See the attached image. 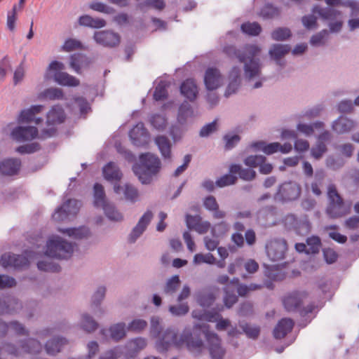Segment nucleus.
<instances>
[{"label":"nucleus","instance_id":"nucleus-32","mask_svg":"<svg viewBox=\"0 0 359 359\" xmlns=\"http://www.w3.org/2000/svg\"><path fill=\"white\" fill-rule=\"evenodd\" d=\"M287 220L294 223L293 227L296 232L299 235L307 234L311 230V224L306 219L303 220H297L294 215H291L287 217Z\"/></svg>","mask_w":359,"mask_h":359},{"label":"nucleus","instance_id":"nucleus-59","mask_svg":"<svg viewBox=\"0 0 359 359\" xmlns=\"http://www.w3.org/2000/svg\"><path fill=\"white\" fill-rule=\"evenodd\" d=\"M327 151V148L325 144L316 142V145L311 149V154L315 159L318 160L322 158Z\"/></svg>","mask_w":359,"mask_h":359},{"label":"nucleus","instance_id":"nucleus-13","mask_svg":"<svg viewBox=\"0 0 359 359\" xmlns=\"http://www.w3.org/2000/svg\"><path fill=\"white\" fill-rule=\"evenodd\" d=\"M308 297L306 291H292L288 293L283 299V303L287 311H299L303 301Z\"/></svg>","mask_w":359,"mask_h":359},{"label":"nucleus","instance_id":"nucleus-45","mask_svg":"<svg viewBox=\"0 0 359 359\" xmlns=\"http://www.w3.org/2000/svg\"><path fill=\"white\" fill-rule=\"evenodd\" d=\"M41 96L50 100H58L64 99L63 90L58 88H49L46 89Z\"/></svg>","mask_w":359,"mask_h":359},{"label":"nucleus","instance_id":"nucleus-47","mask_svg":"<svg viewBox=\"0 0 359 359\" xmlns=\"http://www.w3.org/2000/svg\"><path fill=\"white\" fill-rule=\"evenodd\" d=\"M241 30L250 36H257L262 31V27L257 22H246L241 25Z\"/></svg>","mask_w":359,"mask_h":359},{"label":"nucleus","instance_id":"nucleus-3","mask_svg":"<svg viewBox=\"0 0 359 359\" xmlns=\"http://www.w3.org/2000/svg\"><path fill=\"white\" fill-rule=\"evenodd\" d=\"M161 169V160L156 155L151 153L140 154L139 161L133 166L134 174L143 184H151Z\"/></svg>","mask_w":359,"mask_h":359},{"label":"nucleus","instance_id":"nucleus-4","mask_svg":"<svg viewBox=\"0 0 359 359\" xmlns=\"http://www.w3.org/2000/svg\"><path fill=\"white\" fill-rule=\"evenodd\" d=\"M327 194L328 204L326 208V213L330 217L339 218L349 212L350 207L345 205L334 184H331L328 186Z\"/></svg>","mask_w":359,"mask_h":359},{"label":"nucleus","instance_id":"nucleus-61","mask_svg":"<svg viewBox=\"0 0 359 359\" xmlns=\"http://www.w3.org/2000/svg\"><path fill=\"white\" fill-rule=\"evenodd\" d=\"M189 311L187 303H182L179 305L170 306L169 311L174 316H180L186 315Z\"/></svg>","mask_w":359,"mask_h":359},{"label":"nucleus","instance_id":"nucleus-48","mask_svg":"<svg viewBox=\"0 0 359 359\" xmlns=\"http://www.w3.org/2000/svg\"><path fill=\"white\" fill-rule=\"evenodd\" d=\"M271 35L274 41H285L291 36V32L287 27H278L274 29Z\"/></svg>","mask_w":359,"mask_h":359},{"label":"nucleus","instance_id":"nucleus-18","mask_svg":"<svg viewBox=\"0 0 359 359\" xmlns=\"http://www.w3.org/2000/svg\"><path fill=\"white\" fill-rule=\"evenodd\" d=\"M152 217L153 213L151 211L147 210L144 212L129 235L128 240L130 243H135L137 238L143 233L150 223Z\"/></svg>","mask_w":359,"mask_h":359},{"label":"nucleus","instance_id":"nucleus-49","mask_svg":"<svg viewBox=\"0 0 359 359\" xmlns=\"http://www.w3.org/2000/svg\"><path fill=\"white\" fill-rule=\"evenodd\" d=\"M321 245L320 239L318 236H311L306 239L308 248L307 255L316 254L319 252Z\"/></svg>","mask_w":359,"mask_h":359},{"label":"nucleus","instance_id":"nucleus-39","mask_svg":"<svg viewBox=\"0 0 359 359\" xmlns=\"http://www.w3.org/2000/svg\"><path fill=\"white\" fill-rule=\"evenodd\" d=\"M22 348L26 353L37 354L41 351L42 345L38 340L30 338L22 343Z\"/></svg>","mask_w":359,"mask_h":359},{"label":"nucleus","instance_id":"nucleus-9","mask_svg":"<svg viewBox=\"0 0 359 359\" xmlns=\"http://www.w3.org/2000/svg\"><path fill=\"white\" fill-rule=\"evenodd\" d=\"M81 206V202L76 199H68L60 207L57 208L53 214V219L56 222L65 221L70 216L77 214Z\"/></svg>","mask_w":359,"mask_h":359},{"label":"nucleus","instance_id":"nucleus-38","mask_svg":"<svg viewBox=\"0 0 359 359\" xmlns=\"http://www.w3.org/2000/svg\"><path fill=\"white\" fill-rule=\"evenodd\" d=\"M110 337L114 341H118L126 337V324L118 323L109 327Z\"/></svg>","mask_w":359,"mask_h":359},{"label":"nucleus","instance_id":"nucleus-56","mask_svg":"<svg viewBox=\"0 0 359 359\" xmlns=\"http://www.w3.org/2000/svg\"><path fill=\"white\" fill-rule=\"evenodd\" d=\"M82 48L83 45L80 41L75 39H68L65 41L62 49L66 52H71L74 50L82 49Z\"/></svg>","mask_w":359,"mask_h":359},{"label":"nucleus","instance_id":"nucleus-16","mask_svg":"<svg viewBox=\"0 0 359 359\" xmlns=\"http://www.w3.org/2000/svg\"><path fill=\"white\" fill-rule=\"evenodd\" d=\"M11 135L18 142L29 141L38 135V129L34 126H18L12 130Z\"/></svg>","mask_w":359,"mask_h":359},{"label":"nucleus","instance_id":"nucleus-29","mask_svg":"<svg viewBox=\"0 0 359 359\" xmlns=\"http://www.w3.org/2000/svg\"><path fill=\"white\" fill-rule=\"evenodd\" d=\"M90 61L85 55L76 53L70 57V67L79 74H81V68L88 67Z\"/></svg>","mask_w":359,"mask_h":359},{"label":"nucleus","instance_id":"nucleus-44","mask_svg":"<svg viewBox=\"0 0 359 359\" xmlns=\"http://www.w3.org/2000/svg\"><path fill=\"white\" fill-rule=\"evenodd\" d=\"M181 281L177 275H175L169 278L164 287V292L167 294H173L179 289Z\"/></svg>","mask_w":359,"mask_h":359},{"label":"nucleus","instance_id":"nucleus-10","mask_svg":"<svg viewBox=\"0 0 359 359\" xmlns=\"http://www.w3.org/2000/svg\"><path fill=\"white\" fill-rule=\"evenodd\" d=\"M286 250L287 243L284 239H271L266 244L267 256L273 262L284 259Z\"/></svg>","mask_w":359,"mask_h":359},{"label":"nucleus","instance_id":"nucleus-51","mask_svg":"<svg viewBox=\"0 0 359 359\" xmlns=\"http://www.w3.org/2000/svg\"><path fill=\"white\" fill-rule=\"evenodd\" d=\"M329 32L327 29H323L320 32L314 34L310 39V43L313 46H323L325 43L326 38Z\"/></svg>","mask_w":359,"mask_h":359},{"label":"nucleus","instance_id":"nucleus-8","mask_svg":"<svg viewBox=\"0 0 359 359\" xmlns=\"http://www.w3.org/2000/svg\"><path fill=\"white\" fill-rule=\"evenodd\" d=\"M302 189L295 182H285L279 185L274 198L282 202H289L297 200L301 194Z\"/></svg>","mask_w":359,"mask_h":359},{"label":"nucleus","instance_id":"nucleus-14","mask_svg":"<svg viewBox=\"0 0 359 359\" xmlns=\"http://www.w3.org/2000/svg\"><path fill=\"white\" fill-rule=\"evenodd\" d=\"M205 335L212 359H222L225 350L222 347L221 340L217 334L214 332H207Z\"/></svg>","mask_w":359,"mask_h":359},{"label":"nucleus","instance_id":"nucleus-19","mask_svg":"<svg viewBox=\"0 0 359 359\" xmlns=\"http://www.w3.org/2000/svg\"><path fill=\"white\" fill-rule=\"evenodd\" d=\"M222 82V78L219 69L215 67L208 68L205 73L204 83L208 90L212 91L218 88Z\"/></svg>","mask_w":359,"mask_h":359},{"label":"nucleus","instance_id":"nucleus-2","mask_svg":"<svg viewBox=\"0 0 359 359\" xmlns=\"http://www.w3.org/2000/svg\"><path fill=\"white\" fill-rule=\"evenodd\" d=\"M224 52L230 57H235L244 64V76L250 80L259 77L262 72V65L259 56L261 48L255 44H246L240 49L233 46H227L224 48Z\"/></svg>","mask_w":359,"mask_h":359},{"label":"nucleus","instance_id":"nucleus-12","mask_svg":"<svg viewBox=\"0 0 359 359\" xmlns=\"http://www.w3.org/2000/svg\"><path fill=\"white\" fill-rule=\"evenodd\" d=\"M28 257L11 253H5L1 255L0 259V264L4 267L13 266L15 269H25L28 268L29 260Z\"/></svg>","mask_w":359,"mask_h":359},{"label":"nucleus","instance_id":"nucleus-35","mask_svg":"<svg viewBox=\"0 0 359 359\" xmlns=\"http://www.w3.org/2000/svg\"><path fill=\"white\" fill-rule=\"evenodd\" d=\"M106 217L111 221L121 222L123 219V216L112 203H109L102 208Z\"/></svg>","mask_w":359,"mask_h":359},{"label":"nucleus","instance_id":"nucleus-54","mask_svg":"<svg viewBox=\"0 0 359 359\" xmlns=\"http://www.w3.org/2000/svg\"><path fill=\"white\" fill-rule=\"evenodd\" d=\"M215 296L212 292H204L200 294L198 297V304L203 307L211 306L215 302Z\"/></svg>","mask_w":359,"mask_h":359},{"label":"nucleus","instance_id":"nucleus-21","mask_svg":"<svg viewBox=\"0 0 359 359\" xmlns=\"http://www.w3.org/2000/svg\"><path fill=\"white\" fill-rule=\"evenodd\" d=\"M65 113L60 105L53 106L47 114L46 123L48 126H54L64 122Z\"/></svg>","mask_w":359,"mask_h":359},{"label":"nucleus","instance_id":"nucleus-33","mask_svg":"<svg viewBox=\"0 0 359 359\" xmlns=\"http://www.w3.org/2000/svg\"><path fill=\"white\" fill-rule=\"evenodd\" d=\"M79 24L83 27L99 29L104 27L106 25V22L101 18H93L88 15H83L79 17Z\"/></svg>","mask_w":359,"mask_h":359},{"label":"nucleus","instance_id":"nucleus-62","mask_svg":"<svg viewBox=\"0 0 359 359\" xmlns=\"http://www.w3.org/2000/svg\"><path fill=\"white\" fill-rule=\"evenodd\" d=\"M149 121L151 126L157 130H162L165 127L166 120L160 114H154L150 117Z\"/></svg>","mask_w":359,"mask_h":359},{"label":"nucleus","instance_id":"nucleus-50","mask_svg":"<svg viewBox=\"0 0 359 359\" xmlns=\"http://www.w3.org/2000/svg\"><path fill=\"white\" fill-rule=\"evenodd\" d=\"M224 291L225 292L224 303L225 306L229 309L238 302V296L235 294L233 290H230L229 285H226L224 288Z\"/></svg>","mask_w":359,"mask_h":359},{"label":"nucleus","instance_id":"nucleus-20","mask_svg":"<svg viewBox=\"0 0 359 359\" xmlns=\"http://www.w3.org/2000/svg\"><path fill=\"white\" fill-rule=\"evenodd\" d=\"M1 175L12 176L18 173L21 166L19 158H7L0 161Z\"/></svg>","mask_w":359,"mask_h":359},{"label":"nucleus","instance_id":"nucleus-17","mask_svg":"<svg viewBox=\"0 0 359 359\" xmlns=\"http://www.w3.org/2000/svg\"><path fill=\"white\" fill-rule=\"evenodd\" d=\"M22 308V303L13 296L8 295L0 298V314H13Z\"/></svg>","mask_w":359,"mask_h":359},{"label":"nucleus","instance_id":"nucleus-30","mask_svg":"<svg viewBox=\"0 0 359 359\" xmlns=\"http://www.w3.org/2000/svg\"><path fill=\"white\" fill-rule=\"evenodd\" d=\"M155 143L165 159L171 158V143L170 140L164 135H158L155 138Z\"/></svg>","mask_w":359,"mask_h":359},{"label":"nucleus","instance_id":"nucleus-27","mask_svg":"<svg viewBox=\"0 0 359 359\" xmlns=\"http://www.w3.org/2000/svg\"><path fill=\"white\" fill-rule=\"evenodd\" d=\"M109 203L110 202L107 198L104 187L101 184L95 183L93 186V205L102 208Z\"/></svg>","mask_w":359,"mask_h":359},{"label":"nucleus","instance_id":"nucleus-22","mask_svg":"<svg viewBox=\"0 0 359 359\" xmlns=\"http://www.w3.org/2000/svg\"><path fill=\"white\" fill-rule=\"evenodd\" d=\"M354 127V121L343 116H339L334 121L332 126V130L339 134L348 133Z\"/></svg>","mask_w":359,"mask_h":359},{"label":"nucleus","instance_id":"nucleus-40","mask_svg":"<svg viewBox=\"0 0 359 359\" xmlns=\"http://www.w3.org/2000/svg\"><path fill=\"white\" fill-rule=\"evenodd\" d=\"M280 14V9L272 4H266L260 10L259 15L264 19H271L278 17Z\"/></svg>","mask_w":359,"mask_h":359},{"label":"nucleus","instance_id":"nucleus-41","mask_svg":"<svg viewBox=\"0 0 359 359\" xmlns=\"http://www.w3.org/2000/svg\"><path fill=\"white\" fill-rule=\"evenodd\" d=\"M59 231L62 233H66L69 237H72L75 239H81L86 238L89 234V229L84 226L79 228L59 229Z\"/></svg>","mask_w":359,"mask_h":359},{"label":"nucleus","instance_id":"nucleus-53","mask_svg":"<svg viewBox=\"0 0 359 359\" xmlns=\"http://www.w3.org/2000/svg\"><path fill=\"white\" fill-rule=\"evenodd\" d=\"M147 327V322L143 319H135L131 321L127 329L128 331L139 333Z\"/></svg>","mask_w":359,"mask_h":359},{"label":"nucleus","instance_id":"nucleus-42","mask_svg":"<svg viewBox=\"0 0 359 359\" xmlns=\"http://www.w3.org/2000/svg\"><path fill=\"white\" fill-rule=\"evenodd\" d=\"M169 84L165 81H160L155 88L154 93V99L156 101L163 100L168 97V93L167 88Z\"/></svg>","mask_w":359,"mask_h":359},{"label":"nucleus","instance_id":"nucleus-36","mask_svg":"<svg viewBox=\"0 0 359 359\" xmlns=\"http://www.w3.org/2000/svg\"><path fill=\"white\" fill-rule=\"evenodd\" d=\"M148 7L157 11H163L165 7V2L164 0H146L136 6V8L142 12H146Z\"/></svg>","mask_w":359,"mask_h":359},{"label":"nucleus","instance_id":"nucleus-31","mask_svg":"<svg viewBox=\"0 0 359 359\" xmlns=\"http://www.w3.org/2000/svg\"><path fill=\"white\" fill-rule=\"evenodd\" d=\"M231 174H238L239 177L245 181H251L255 178L256 172L250 168H242L238 164H233L229 168Z\"/></svg>","mask_w":359,"mask_h":359},{"label":"nucleus","instance_id":"nucleus-15","mask_svg":"<svg viewBox=\"0 0 359 359\" xmlns=\"http://www.w3.org/2000/svg\"><path fill=\"white\" fill-rule=\"evenodd\" d=\"M133 144L137 147H142L147 144L149 135L142 122L136 124L129 133Z\"/></svg>","mask_w":359,"mask_h":359},{"label":"nucleus","instance_id":"nucleus-11","mask_svg":"<svg viewBox=\"0 0 359 359\" xmlns=\"http://www.w3.org/2000/svg\"><path fill=\"white\" fill-rule=\"evenodd\" d=\"M93 39L97 44L108 48H116L121 43V36L112 30L95 32Z\"/></svg>","mask_w":359,"mask_h":359},{"label":"nucleus","instance_id":"nucleus-1","mask_svg":"<svg viewBox=\"0 0 359 359\" xmlns=\"http://www.w3.org/2000/svg\"><path fill=\"white\" fill-rule=\"evenodd\" d=\"M185 344L187 348L195 355H199L204 348L202 333L197 326L193 329L186 327L180 336L173 328H168L159 337L156 342V349L163 352L168 349L170 345L180 346Z\"/></svg>","mask_w":359,"mask_h":359},{"label":"nucleus","instance_id":"nucleus-26","mask_svg":"<svg viewBox=\"0 0 359 359\" xmlns=\"http://www.w3.org/2000/svg\"><path fill=\"white\" fill-rule=\"evenodd\" d=\"M104 177L107 181H119L122 177V172L118 166L114 162L108 163L102 169Z\"/></svg>","mask_w":359,"mask_h":359},{"label":"nucleus","instance_id":"nucleus-5","mask_svg":"<svg viewBox=\"0 0 359 359\" xmlns=\"http://www.w3.org/2000/svg\"><path fill=\"white\" fill-rule=\"evenodd\" d=\"M74 250V245L60 238L53 236L47 241L46 254L57 259H68Z\"/></svg>","mask_w":359,"mask_h":359},{"label":"nucleus","instance_id":"nucleus-64","mask_svg":"<svg viewBox=\"0 0 359 359\" xmlns=\"http://www.w3.org/2000/svg\"><path fill=\"white\" fill-rule=\"evenodd\" d=\"M236 180L237 177L233 174H226L216 181V185L219 187H224L235 184Z\"/></svg>","mask_w":359,"mask_h":359},{"label":"nucleus","instance_id":"nucleus-23","mask_svg":"<svg viewBox=\"0 0 359 359\" xmlns=\"http://www.w3.org/2000/svg\"><path fill=\"white\" fill-rule=\"evenodd\" d=\"M294 322L290 318L281 319L273 330V337L276 339H283L291 332Z\"/></svg>","mask_w":359,"mask_h":359},{"label":"nucleus","instance_id":"nucleus-57","mask_svg":"<svg viewBox=\"0 0 359 359\" xmlns=\"http://www.w3.org/2000/svg\"><path fill=\"white\" fill-rule=\"evenodd\" d=\"M266 161V157L262 155L249 156L244 160V163L251 168H257Z\"/></svg>","mask_w":359,"mask_h":359},{"label":"nucleus","instance_id":"nucleus-60","mask_svg":"<svg viewBox=\"0 0 359 359\" xmlns=\"http://www.w3.org/2000/svg\"><path fill=\"white\" fill-rule=\"evenodd\" d=\"M215 262V257L210 254L208 253L205 255L198 253L194 255V263L195 264H200L201 263H207L210 264H214Z\"/></svg>","mask_w":359,"mask_h":359},{"label":"nucleus","instance_id":"nucleus-25","mask_svg":"<svg viewBox=\"0 0 359 359\" xmlns=\"http://www.w3.org/2000/svg\"><path fill=\"white\" fill-rule=\"evenodd\" d=\"M181 93L189 101L193 102L197 97L198 88L193 79H187L180 86Z\"/></svg>","mask_w":359,"mask_h":359},{"label":"nucleus","instance_id":"nucleus-46","mask_svg":"<svg viewBox=\"0 0 359 359\" xmlns=\"http://www.w3.org/2000/svg\"><path fill=\"white\" fill-rule=\"evenodd\" d=\"M323 126V123L320 121L315 122L313 124L299 123L297 125V130L304 135L309 136L313 134L314 128H322Z\"/></svg>","mask_w":359,"mask_h":359},{"label":"nucleus","instance_id":"nucleus-24","mask_svg":"<svg viewBox=\"0 0 359 359\" xmlns=\"http://www.w3.org/2000/svg\"><path fill=\"white\" fill-rule=\"evenodd\" d=\"M68 344V340L64 337H54L48 340L45 344L47 354L55 355L61 351L64 346Z\"/></svg>","mask_w":359,"mask_h":359},{"label":"nucleus","instance_id":"nucleus-37","mask_svg":"<svg viewBox=\"0 0 359 359\" xmlns=\"http://www.w3.org/2000/svg\"><path fill=\"white\" fill-rule=\"evenodd\" d=\"M194 116V110L190 104L184 101L179 107L177 120L183 124L187 122L188 118Z\"/></svg>","mask_w":359,"mask_h":359},{"label":"nucleus","instance_id":"nucleus-58","mask_svg":"<svg viewBox=\"0 0 359 359\" xmlns=\"http://www.w3.org/2000/svg\"><path fill=\"white\" fill-rule=\"evenodd\" d=\"M106 293V287L100 286L92 297V307H98L104 299Z\"/></svg>","mask_w":359,"mask_h":359},{"label":"nucleus","instance_id":"nucleus-6","mask_svg":"<svg viewBox=\"0 0 359 359\" xmlns=\"http://www.w3.org/2000/svg\"><path fill=\"white\" fill-rule=\"evenodd\" d=\"M63 69H65V65L63 63L58 61H53L48 67L45 78L46 79H49V72L53 71L54 80L58 84L65 86H78L80 84L79 80L68 73L62 72Z\"/></svg>","mask_w":359,"mask_h":359},{"label":"nucleus","instance_id":"nucleus-28","mask_svg":"<svg viewBox=\"0 0 359 359\" xmlns=\"http://www.w3.org/2000/svg\"><path fill=\"white\" fill-rule=\"evenodd\" d=\"M290 50L289 45L284 44H273L269 50V55L272 59L276 61V63L280 66H283L284 63L280 61V59L287 54Z\"/></svg>","mask_w":359,"mask_h":359},{"label":"nucleus","instance_id":"nucleus-7","mask_svg":"<svg viewBox=\"0 0 359 359\" xmlns=\"http://www.w3.org/2000/svg\"><path fill=\"white\" fill-rule=\"evenodd\" d=\"M312 13L318 14L323 20L335 21L329 24V28L331 32H339L342 27V21L339 20L341 13L333 8H322L318 5H316L312 8Z\"/></svg>","mask_w":359,"mask_h":359},{"label":"nucleus","instance_id":"nucleus-34","mask_svg":"<svg viewBox=\"0 0 359 359\" xmlns=\"http://www.w3.org/2000/svg\"><path fill=\"white\" fill-rule=\"evenodd\" d=\"M80 326L86 332L91 333L97 329L98 323L89 314L83 313L81 316Z\"/></svg>","mask_w":359,"mask_h":359},{"label":"nucleus","instance_id":"nucleus-55","mask_svg":"<svg viewBox=\"0 0 359 359\" xmlns=\"http://www.w3.org/2000/svg\"><path fill=\"white\" fill-rule=\"evenodd\" d=\"M123 194L126 200L135 202L139 196L138 190L131 184H126Z\"/></svg>","mask_w":359,"mask_h":359},{"label":"nucleus","instance_id":"nucleus-52","mask_svg":"<svg viewBox=\"0 0 359 359\" xmlns=\"http://www.w3.org/2000/svg\"><path fill=\"white\" fill-rule=\"evenodd\" d=\"M41 149V145L38 142H32L21 145L16 148L15 151L20 154H33Z\"/></svg>","mask_w":359,"mask_h":359},{"label":"nucleus","instance_id":"nucleus-43","mask_svg":"<svg viewBox=\"0 0 359 359\" xmlns=\"http://www.w3.org/2000/svg\"><path fill=\"white\" fill-rule=\"evenodd\" d=\"M325 180V173L323 171H317L315 175L314 181L311 184V191L313 194L316 196H320L322 191L320 188L323 185V182Z\"/></svg>","mask_w":359,"mask_h":359},{"label":"nucleus","instance_id":"nucleus-63","mask_svg":"<svg viewBox=\"0 0 359 359\" xmlns=\"http://www.w3.org/2000/svg\"><path fill=\"white\" fill-rule=\"evenodd\" d=\"M229 229V224L224 222H220L215 224L211 229V233L214 236H219L225 234Z\"/></svg>","mask_w":359,"mask_h":359}]
</instances>
